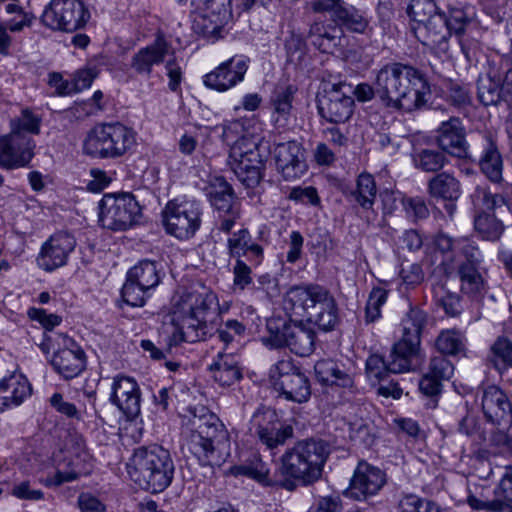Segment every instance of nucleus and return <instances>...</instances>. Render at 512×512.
Returning <instances> with one entry per match:
<instances>
[{
  "mask_svg": "<svg viewBox=\"0 0 512 512\" xmlns=\"http://www.w3.org/2000/svg\"><path fill=\"white\" fill-rule=\"evenodd\" d=\"M375 89L386 106L408 112L424 106L430 93L419 71L401 63L383 66L376 74Z\"/></svg>",
  "mask_w": 512,
  "mask_h": 512,
  "instance_id": "obj_1",
  "label": "nucleus"
},
{
  "mask_svg": "<svg viewBox=\"0 0 512 512\" xmlns=\"http://www.w3.org/2000/svg\"><path fill=\"white\" fill-rule=\"evenodd\" d=\"M217 308V296L211 291H193L184 295L179 311L172 319L174 330L169 336L168 346L205 340L214 329L210 317L217 314Z\"/></svg>",
  "mask_w": 512,
  "mask_h": 512,
  "instance_id": "obj_2",
  "label": "nucleus"
},
{
  "mask_svg": "<svg viewBox=\"0 0 512 512\" xmlns=\"http://www.w3.org/2000/svg\"><path fill=\"white\" fill-rule=\"evenodd\" d=\"M283 306L290 317L305 318L323 331L333 330L338 322L335 299L320 285L290 288L285 295Z\"/></svg>",
  "mask_w": 512,
  "mask_h": 512,
  "instance_id": "obj_3",
  "label": "nucleus"
},
{
  "mask_svg": "<svg viewBox=\"0 0 512 512\" xmlns=\"http://www.w3.org/2000/svg\"><path fill=\"white\" fill-rule=\"evenodd\" d=\"M330 453V445L324 440L298 441L281 456L279 473L294 484L298 481L304 486L311 485L322 477Z\"/></svg>",
  "mask_w": 512,
  "mask_h": 512,
  "instance_id": "obj_4",
  "label": "nucleus"
},
{
  "mask_svg": "<svg viewBox=\"0 0 512 512\" xmlns=\"http://www.w3.org/2000/svg\"><path fill=\"white\" fill-rule=\"evenodd\" d=\"M174 471L170 452L159 445L135 449L128 467L131 479L150 493L164 491L171 484Z\"/></svg>",
  "mask_w": 512,
  "mask_h": 512,
  "instance_id": "obj_5",
  "label": "nucleus"
},
{
  "mask_svg": "<svg viewBox=\"0 0 512 512\" xmlns=\"http://www.w3.org/2000/svg\"><path fill=\"white\" fill-rule=\"evenodd\" d=\"M136 145V132L120 123H100L88 133L83 149L88 155L115 159L125 155Z\"/></svg>",
  "mask_w": 512,
  "mask_h": 512,
  "instance_id": "obj_6",
  "label": "nucleus"
},
{
  "mask_svg": "<svg viewBox=\"0 0 512 512\" xmlns=\"http://www.w3.org/2000/svg\"><path fill=\"white\" fill-rule=\"evenodd\" d=\"M268 147L254 138L242 136L230 148L228 165L246 187L258 185L263 178Z\"/></svg>",
  "mask_w": 512,
  "mask_h": 512,
  "instance_id": "obj_7",
  "label": "nucleus"
},
{
  "mask_svg": "<svg viewBox=\"0 0 512 512\" xmlns=\"http://www.w3.org/2000/svg\"><path fill=\"white\" fill-rule=\"evenodd\" d=\"M427 314L419 308H411L402 320V336L396 342L387 359L391 373H404L411 369L412 358L417 354L421 333L427 324Z\"/></svg>",
  "mask_w": 512,
  "mask_h": 512,
  "instance_id": "obj_8",
  "label": "nucleus"
},
{
  "mask_svg": "<svg viewBox=\"0 0 512 512\" xmlns=\"http://www.w3.org/2000/svg\"><path fill=\"white\" fill-rule=\"evenodd\" d=\"M269 382L287 401L301 404L311 396L309 378L292 358H282L270 367Z\"/></svg>",
  "mask_w": 512,
  "mask_h": 512,
  "instance_id": "obj_9",
  "label": "nucleus"
},
{
  "mask_svg": "<svg viewBox=\"0 0 512 512\" xmlns=\"http://www.w3.org/2000/svg\"><path fill=\"white\" fill-rule=\"evenodd\" d=\"M407 14L410 20L416 24L412 26L413 31L436 29L442 24H445L449 32L455 33L475 29L473 20L467 17L461 9L450 11L449 16L444 18L442 14L437 13L434 0H410Z\"/></svg>",
  "mask_w": 512,
  "mask_h": 512,
  "instance_id": "obj_10",
  "label": "nucleus"
},
{
  "mask_svg": "<svg viewBox=\"0 0 512 512\" xmlns=\"http://www.w3.org/2000/svg\"><path fill=\"white\" fill-rule=\"evenodd\" d=\"M39 347L45 354L53 352L51 364L65 379L77 377L85 368L83 350L63 333L46 334Z\"/></svg>",
  "mask_w": 512,
  "mask_h": 512,
  "instance_id": "obj_11",
  "label": "nucleus"
},
{
  "mask_svg": "<svg viewBox=\"0 0 512 512\" xmlns=\"http://www.w3.org/2000/svg\"><path fill=\"white\" fill-rule=\"evenodd\" d=\"M193 426L187 443L189 451L203 466L217 464L216 449L224 447L229 442L227 430L217 421L199 420L198 423L194 422Z\"/></svg>",
  "mask_w": 512,
  "mask_h": 512,
  "instance_id": "obj_12",
  "label": "nucleus"
},
{
  "mask_svg": "<svg viewBox=\"0 0 512 512\" xmlns=\"http://www.w3.org/2000/svg\"><path fill=\"white\" fill-rule=\"evenodd\" d=\"M99 221L110 230H126L137 224L141 217V207L130 193L105 195L99 203Z\"/></svg>",
  "mask_w": 512,
  "mask_h": 512,
  "instance_id": "obj_13",
  "label": "nucleus"
},
{
  "mask_svg": "<svg viewBox=\"0 0 512 512\" xmlns=\"http://www.w3.org/2000/svg\"><path fill=\"white\" fill-rule=\"evenodd\" d=\"M267 329L275 347H288L296 355L309 356L315 348V332L300 322H286L283 319H269Z\"/></svg>",
  "mask_w": 512,
  "mask_h": 512,
  "instance_id": "obj_14",
  "label": "nucleus"
},
{
  "mask_svg": "<svg viewBox=\"0 0 512 512\" xmlns=\"http://www.w3.org/2000/svg\"><path fill=\"white\" fill-rule=\"evenodd\" d=\"M89 11L80 0H51L42 14V22L52 30L73 32L84 28Z\"/></svg>",
  "mask_w": 512,
  "mask_h": 512,
  "instance_id": "obj_15",
  "label": "nucleus"
},
{
  "mask_svg": "<svg viewBox=\"0 0 512 512\" xmlns=\"http://www.w3.org/2000/svg\"><path fill=\"white\" fill-rule=\"evenodd\" d=\"M162 215L166 231L178 239L191 238L201 225V208L193 201H169Z\"/></svg>",
  "mask_w": 512,
  "mask_h": 512,
  "instance_id": "obj_16",
  "label": "nucleus"
},
{
  "mask_svg": "<svg viewBox=\"0 0 512 512\" xmlns=\"http://www.w3.org/2000/svg\"><path fill=\"white\" fill-rule=\"evenodd\" d=\"M386 481L383 470L362 460L357 464L344 495L352 500L366 501L378 494Z\"/></svg>",
  "mask_w": 512,
  "mask_h": 512,
  "instance_id": "obj_17",
  "label": "nucleus"
},
{
  "mask_svg": "<svg viewBox=\"0 0 512 512\" xmlns=\"http://www.w3.org/2000/svg\"><path fill=\"white\" fill-rule=\"evenodd\" d=\"M344 87V84H334L318 96L319 114L330 123H345L353 114L354 99L343 91Z\"/></svg>",
  "mask_w": 512,
  "mask_h": 512,
  "instance_id": "obj_18",
  "label": "nucleus"
},
{
  "mask_svg": "<svg viewBox=\"0 0 512 512\" xmlns=\"http://www.w3.org/2000/svg\"><path fill=\"white\" fill-rule=\"evenodd\" d=\"M36 144L30 136L0 137V166L5 169L27 167L34 157Z\"/></svg>",
  "mask_w": 512,
  "mask_h": 512,
  "instance_id": "obj_19",
  "label": "nucleus"
},
{
  "mask_svg": "<svg viewBox=\"0 0 512 512\" xmlns=\"http://www.w3.org/2000/svg\"><path fill=\"white\" fill-rule=\"evenodd\" d=\"M76 247V239L67 232H58L42 245L38 263L46 271H53L66 265L69 255Z\"/></svg>",
  "mask_w": 512,
  "mask_h": 512,
  "instance_id": "obj_20",
  "label": "nucleus"
},
{
  "mask_svg": "<svg viewBox=\"0 0 512 512\" xmlns=\"http://www.w3.org/2000/svg\"><path fill=\"white\" fill-rule=\"evenodd\" d=\"M277 171L285 180L300 178L306 171L304 151L296 141L278 143L273 150Z\"/></svg>",
  "mask_w": 512,
  "mask_h": 512,
  "instance_id": "obj_21",
  "label": "nucleus"
},
{
  "mask_svg": "<svg viewBox=\"0 0 512 512\" xmlns=\"http://www.w3.org/2000/svg\"><path fill=\"white\" fill-rule=\"evenodd\" d=\"M482 261L481 252L477 247L464 250V256L454 263L460 279L462 292L475 295L484 289V279L479 271Z\"/></svg>",
  "mask_w": 512,
  "mask_h": 512,
  "instance_id": "obj_22",
  "label": "nucleus"
},
{
  "mask_svg": "<svg viewBox=\"0 0 512 512\" xmlns=\"http://www.w3.org/2000/svg\"><path fill=\"white\" fill-rule=\"evenodd\" d=\"M482 409L488 421L509 427L512 424V404L499 387L491 385L483 390Z\"/></svg>",
  "mask_w": 512,
  "mask_h": 512,
  "instance_id": "obj_23",
  "label": "nucleus"
},
{
  "mask_svg": "<svg viewBox=\"0 0 512 512\" xmlns=\"http://www.w3.org/2000/svg\"><path fill=\"white\" fill-rule=\"evenodd\" d=\"M111 402L126 415L134 419L140 413V389L137 382L130 377H116L112 384Z\"/></svg>",
  "mask_w": 512,
  "mask_h": 512,
  "instance_id": "obj_24",
  "label": "nucleus"
},
{
  "mask_svg": "<svg viewBox=\"0 0 512 512\" xmlns=\"http://www.w3.org/2000/svg\"><path fill=\"white\" fill-rule=\"evenodd\" d=\"M436 142L444 153L458 158L466 156L467 143L458 118H450L448 121L442 122L438 130Z\"/></svg>",
  "mask_w": 512,
  "mask_h": 512,
  "instance_id": "obj_25",
  "label": "nucleus"
},
{
  "mask_svg": "<svg viewBox=\"0 0 512 512\" xmlns=\"http://www.w3.org/2000/svg\"><path fill=\"white\" fill-rule=\"evenodd\" d=\"M312 9L315 12H332L334 20L353 32H363L366 21L354 8H347L342 0H314Z\"/></svg>",
  "mask_w": 512,
  "mask_h": 512,
  "instance_id": "obj_26",
  "label": "nucleus"
},
{
  "mask_svg": "<svg viewBox=\"0 0 512 512\" xmlns=\"http://www.w3.org/2000/svg\"><path fill=\"white\" fill-rule=\"evenodd\" d=\"M236 475L247 476L264 486H280L287 490H293L295 484L279 473V468L274 474L270 473L268 465L259 458H255L253 461L234 467L233 469Z\"/></svg>",
  "mask_w": 512,
  "mask_h": 512,
  "instance_id": "obj_27",
  "label": "nucleus"
},
{
  "mask_svg": "<svg viewBox=\"0 0 512 512\" xmlns=\"http://www.w3.org/2000/svg\"><path fill=\"white\" fill-rule=\"evenodd\" d=\"M427 190L431 197L448 201L445 205L451 216L455 210L456 201L462 193L460 181L449 172H439L427 183Z\"/></svg>",
  "mask_w": 512,
  "mask_h": 512,
  "instance_id": "obj_28",
  "label": "nucleus"
},
{
  "mask_svg": "<svg viewBox=\"0 0 512 512\" xmlns=\"http://www.w3.org/2000/svg\"><path fill=\"white\" fill-rule=\"evenodd\" d=\"M229 255L235 260H247L252 266H258L263 260V248L251 241L250 232L241 229L228 238Z\"/></svg>",
  "mask_w": 512,
  "mask_h": 512,
  "instance_id": "obj_29",
  "label": "nucleus"
},
{
  "mask_svg": "<svg viewBox=\"0 0 512 512\" xmlns=\"http://www.w3.org/2000/svg\"><path fill=\"white\" fill-rule=\"evenodd\" d=\"M169 53V44L162 35L154 43L140 49L131 60V67L141 75L149 76L152 67L162 63Z\"/></svg>",
  "mask_w": 512,
  "mask_h": 512,
  "instance_id": "obj_30",
  "label": "nucleus"
},
{
  "mask_svg": "<svg viewBox=\"0 0 512 512\" xmlns=\"http://www.w3.org/2000/svg\"><path fill=\"white\" fill-rule=\"evenodd\" d=\"M32 391L27 378L21 373L13 372L0 381V408L20 405Z\"/></svg>",
  "mask_w": 512,
  "mask_h": 512,
  "instance_id": "obj_31",
  "label": "nucleus"
},
{
  "mask_svg": "<svg viewBox=\"0 0 512 512\" xmlns=\"http://www.w3.org/2000/svg\"><path fill=\"white\" fill-rule=\"evenodd\" d=\"M436 249L443 254L442 266L444 273L449 275L454 270V263L464 256V250L475 248L476 246L466 238L453 239L444 233H439L435 237Z\"/></svg>",
  "mask_w": 512,
  "mask_h": 512,
  "instance_id": "obj_32",
  "label": "nucleus"
},
{
  "mask_svg": "<svg viewBox=\"0 0 512 512\" xmlns=\"http://www.w3.org/2000/svg\"><path fill=\"white\" fill-rule=\"evenodd\" d=\"M260 416L267 420V424L258 423L256 433L259 440L267 446L269 449H273L279 445H283L285 441L293 436V429L289 425L277 426L276 423L272 422L275 417L273 412H265L262 415L255 414L254 419H258Z\"/></svg>",
  "mask_w": 512,
  "mask_h": 512,
  "instance_id": "obj_33",
  "label": "nucleus"
},
{
  "mask_svg": "<svg viewBox=\"0 0 512 512\" xmlns=\"http://www.w3.org/2000/svg\"><path fill=\"white\" fill-rule=\"evenodd\" d=\"M209 370L214 380L222 386H230L241 378L238 357L232 353L219 352Z\"/></svg>",
  "mask_w": 512,
  "mask_h": 512,
  "instance_id": "obj_34",
  "label": "nucleus"
},
{
  "mask_svg": "<svg viewBox=\"0 0 512 512\" xmlns=\"http://www.w3.org/2000/svg\"><path fill=\"white\" fill-rule=\"evenodd\" d=\"M202 5L206 11L205 16H200L201 20L210 17L211 27L205 26L201 29L194 28V32H220L222 26L232 17V0H194Z\"/></svg>",
  "mask_w": 512,
  "mask_h": 512,
  "instance_id": "obj_35",
  "label": "nucleus"
},
{
  "mask_svg": "<svg viewBox=\"0 0 512 512\" xmlns=\"http://www.w3.org/2000/svg\"><path fill=\"white\" fill-rule=\"evenodd\" d=\"M207 197L218 213L239 207L235 202L231 185L223 177H215L210 182Z\"/></svg>",
  "mask_w": 512,
  "mask_h": 512,
  "instance_id": "obj_36",
  "label": "nucleus"
},
{
  "mask_svg": "<svg viewBox=\"0 0 512 512\" xmlns=\"http://www.w3.org/2000/svg\"><path fill=\"white\" fill-rule=\"evenodd\" d=\"M296 89L293 86L277 89L271 99L273 106V122L276 127L282 128L288 124L292 110V100Z\"/></svg>",
  "mask_w": 512,
  "mask_h": 512,
  "instance_id": "obj_37",
  "label": "nucleus"
},
{
  "mask_svg": "<svg viewBox=\"0 0 512 512\" xmlns=\"http://www.w3.org/2000/svg\"><path fill=\"white\" fill-rule=\"evenodd\" d=\"M489 488L475 487L474 491H469L467 503L474 510H483L486 512H504L498 485L493 490V498L489 497Z\"/></svg>",
  "mask_w": 512,
  "mask_h": 512,
  "instance_id": "obj_38",
  "label": "nucleus"
},
{
  "mask_svg": "<svg viewBox=\"0 0 512 512\" xmlns=\"http://www.w3.org/2000/svg\"><path fill=\"white\" fill-rule=\"evenodd\" d=\"M487 361L500 373L512 368V341L498 337L490 347Z\"/></svg>",
  "mask_w": 512,
  "mask_h": 512,
  "instance_id": "obj_39",
  "label": "nucleus"
},
{
  "mask_svg": "<svg viewBox=\"0 0 512 512\" xmlns=\"http://www.w3.org/2000/svg\"><path fill=\"white\" fill-rule=\"evenodd\" d=\"M412 159L414 166L424 172L439 173L449 163L444 152L431 148L416 150Z\"/></svg>",
  "mask_w": 512,
  "mask_h": 512,
  "instance_id": "obj_40",
  "label": "nucleus"
},
{
  "mask_svg": "<svg viewBox=\"0 0 512 512\" xmlns=\"http://www.w3.org/2000/svg\"><path fill=\"white\" fill-rule=\"evenodd\" d=\"M233 62L234 59H230L229 61L222 63L216 68V70L208 73L204 77L205 85L217 91H225L236 85L239 81L237 76L233 73Z\"/></svg>",
  "mask_w": 512,
  "mask_h": 512,
  "instance_id": "obj_41",
  "label": "nucleus"
},
{
  "mask_svg": "<svg viewBox=\"0 0 512 512\" xmlns=\"http://www.w3.org/2000/svg\"><path fill=\"white\" fill-rule=\"evenodd\" d=\"M376 193V184L372 175L362 173L357 179L355 188L349 192V197L362 208L370 209L374 204Z\"/></svg>",
  "mask_w": 512,
  "mask_h": 512,
  "instance_id": "obj_42",
  "label": "nucleus"
},
{
  "mask_svg": "<svg viewBox=\"0 0 512 512\" xmlns=\"http://www.w3.org/2000/svg\"><path fill=\"white\" fill-rule=\"evenodd\" d=\"M41 118L26 108L21 111L20 116L11 119L10 132L13 136H28V134L37 135L40 133Z\"/></svg>",
  "mask_w": 512,
  "mask_h": 512,
  "instance_id": "obj_43",
  "label": "nucleus"
},
{
  "mask_svg": "<svg viewBox=\"0 0 512 512\" xmlns=\"http://www.w3.org/2000/svg\"><path fill=\"white\" fill-rule=\"evenodd\" d=\"M127 276L148 290L156 287L160 282L156 264L152 261H141L129 270Z\"/></svg>",
  "mask_w": 512,
  "mask_h": 512,
  "instance_id": "obj_44",
  "label": "nucleus"
},
{
  "mask_svg": "<svg viewBox=\"0 0 512 512\" xmlns=\"http://www.w3.org/2000/svg\"><path fill=\"white\" fill-rule=\"evenodd\" d=\"M474 227L483 239L491 241L498 240L504 231L502 221L488 212H482L475 217Z\"/></svg>",
  "mask_w": 512,
  "mask_h": 512,
  "instance_id": "obj_45",
  "label": "nucleus"
},
{
  "mask_svg": "<svg viewBox=\"0 0 512 512\" xmlns=\"http://www.w3.org/2000/svg\"><path fill=\"white\" fill-rule=\"evenodd\" d=\"M483 173L492 181L500 182L502 180V159L498 150L489 145L480 161Z\"/></svg>",
  "mask_w": 512,
  "mask_h": 512,
  "instance_id": "obj_46",
  "label": "nucleus"
},
{
  "mask_svg": "<svg viewBox=\"0 0 512 512\" xmlns=\"http://www.w3.org/2000/svg\"><path fill=\"white\" fill-rule=\"evenodd\" d=\"M478 98L484 106L497 105L504 101V93L496 81L485 77L478 82Z\"/></svg>",
  "mask_w": 512,
  "mask_h": 512,
  "instance_id": "obj_47",
  "label": "nucleus"
},
{
  "mask_svg": "<svg viewBox=\"0 0 512 512\" xmlns=\"http://www.w3.org/2000/svg\"><path fill=\"white\" fill-rule=\"evenodd\" d=\"M474 205L484 211H495L506 206L505 198L499 193H492L486 187L478 186L473 194Z\"/></svg>",
  "mask_w": 512,
  "mask_h": 512,
  "instance_id": "obj_48",
  "label": "nucleus"
},
{
  "mask_svg": "<svg viewBox=\"0 0 512 512\" xmlns=\"http://www.w3.org/2000/svg\"><path fill=\"white\" fill-rule=\"evenodd\" d=\"M435 346L441 354L455 355L464 349L463 337L455 330H445L437 337Z\"/></svg>",
  "mask_w": 512,
  "mask_h": 512,
  "instance_id": "obj_49",
  "label": "nucleus"
},
{
  "mask_svg": "<svg viewBox=\"0 0 512 512\" xmlns=\"http://www.w3.org/2000/svg\"><path fill=\"white\" fill-rule=\"evenodd\" d=\"M400 512H442L432 501L422 499L417 495H405L399 502Z\"/></svg>",
  "mask_w": 512,
  "mask_h": 512,
  "instance_id": "obj_50",
  "label": "nucleus"
},
{
  "mask_svg": "<svg viewBox=\"0 0 512 512\" xmlns=\"http://www.w3.org/2000/svg\"><path fill=\"white\" fill-rule=\"evenodd\" d=\"M147 291L149 290L141 287L136 281L127 276L121 295L126 304L132 307H141L145 304V294Z\"/></svg>",
  "mask_w": 512,
  "mask_h": 512,
  "instance_id": "obj_51",
  "label": "nucleus"
},
{
  "mask_svg": "<svg viewBox=\"0 0 512 512\" xmlns=\"http://www.w3.org/2000/svg\"><path fill=\"white\" fill-rule=\"evenodd\" d=\"M388 362L379 354H372L366 360V374L373 383H380L388 374Z\"/></svg>",
  "mask_w": 512,
  "mask_h": 512,
  "instance_id": "obj_52",
  "label": "nucleus"
},
{
  "mask_svg": "<svg viewBox=\"0 0 512 512\" xmlns=\"http://www.w3.org/2000/svg\"><path fill=\"white\" fill-rule=\"evenodd\" d=\"M387 300V291L381 287L371 290L366 304V320L373 322L381 315V307Z\"/></svg>",
  "mask_w": 512,
  "mask_h": 512,
  "instance_id": "obj_53",
  "label": "nucleus"
},
{
  "mask_svg": "<svg viewBox=\"0 0 512 512\" xmlns=\"http://www.w3.org/2000/svg\"><path fill=\"white\" fill-rule=\"evenodd\" d=\"M454 372L452 363L443 355L434 356L431 358L428 370L426 373L441 380H449Z\"/></svg>",
  "mask_w": 512,
  "mask_h": 512,
  "instance_id": "obj_54",
  "label": "nucleus"
},
{
  "mask_svg": "<svg viewBox=\"0 0 512 512\" xmlns=\"http://www.w3.org/2000/svg\"><path fill=\"white\" fill-rule=\"evenodd\" d=\"M498 493H500L503 511L512 512V465L505 468L498 482Z\"/></svg>",
  "mask_w": 512,
  "mask_h": 512,
  "instance_id": "obj_55",
  "label": "nucleus"
},
{
  "mask_svg": "<svg viewBox=\"0 0 512 512\" xmlns=\"http://www.w3.org/2000/svg\"><path fill=\"white\" fill-rule=\"evenodd\" d=\"M28 317L33 320L39 322L46 332L43 335V339L46 334L54 333L52 330L54 327L58 326L62 318L56 314H48L44 309L40 308H29L27 311Z\"/></svg>",
  "mask_w": 512,
  "mask_h": 512,
  "instance_id": "obj_56",
  "label": "nucleus"
},
{
  "mask_svg": "<svg viewBox=\"0 0 512 512\" xmlns=\"http://www.w3.org/2000/svg\"><path fill=\"white\" fill-rule=\"evenodd\" d=\"M400 277L403 285L413 288L423 282L424 272L418 263H407L402 265Z\"/></svg>",
  "mask_w": 512,
  "mask_h": 512,
  "instance_id": "obj_57",
  "label": "nucleus"
},
{
  "mask_svg": "<svg viewBox=\"0 0 512 512\" xmlns=\"http://www.w3.org/2000/svg\"><path fill=\"white\" fill-rule=\"evenodd\" d=\"M10 493L20 500L39 501L44 498V493L39 489H33L30 481L14 484Z\"/></svg>",
  "mask_w": 512,
  "mask_h": 512,
  "instance_id": "obj_58",
  "label": "nucleus"
},
{
  "mask_svg": "<svg viewBox=\"0 0 512 512\" xmlns=\"http://www.w3.org/2000/svg\"><path fill=\"white\" fill-rule=\"evenodd\" d=\"M350 437L367 446L374 442L371 425L363 421H356L350 424Z\"/></svg>",
  "mask_w": 512,
  "mask_h": 512,
  "instance_id": "obj_59",
  "label": "nucleus"
},
{
  "mask_svg": "<svg viewBox=\"0 0 512 512\" xmlns=\"http://www.w3.org/2000/svg\"><path fill=\"white\" fill-rule=\"evenodd\" d=\"M253 266L247 260H235L233 267L234 285L240 289H244L251 281V268Z\"/></svg>",
  "mask_w": 512,
  "mask_h": 512,
  "instance_id": "obj_60",
  "label": "nucleus"
},
{
  "mask_svg": "<svg viewBox=\"0 0 512 512\" xmlns=\"http://www.w3.org/2000/svg\"><path fill=\"white\" fill-rule=\"evenodd\" d=\"M244 331V325L237 320H228L216 330L219 339L226 345L231 343L235 336L242 335Z\"/></svg>",
  "mask_w": 512,
  "mask_h": 512,
  "instance_id": "obj_61",
  "label": "nucleus"
},
{
  "mask_svg": "<svg viewBox=\"0 0 512 512\" xmlns=\"http://www.w3.org/2000/svg\"><path fill=\"white\" fill-rule=\"evenodd\" d=\"M99 71L96 66H87L76 72L73 83L75 91H82L91 86Z\"/></svg>",
  "mask_w": 512,
  "mask_h": 512,
  "instance_id": "obj_62",
  "label": "nucleus"
},
{
  "mask_svg": "<svg viewBox=\"0 0 512 512\" xmlns=\"http://www.w3.org/2000/svg\"><path fill=\"white\" fill-rule=\"evenodd\" d=\"M50 405L59 413L68 418L80 419V413L73 403L64 400L62 394L54 393L50 397Z\"/></svg>",
  "mask_w": 512,
  "mask_h": 512,
  "instance_id": "obj_63",
  "label": "nucleus"
},
{
  "mask_svg": "<svg viewBox=\"0 0 512 512\" xmlns=\"http://www.w3.org/2000/svg\"><path fill=\"white\" fill-rule=\"evenodd\" d=\"M77 506L81 512H104L105 504L90 493H81L77 499Z\"/></svg>",
  "mask_w": 512,
  "mask_h": 512,
  "instance_id": "obj_64",
  "label": "nucleus"
}]
</instances>
